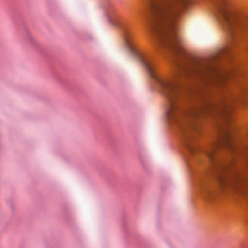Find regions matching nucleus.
<instances>
[{
  "instance_id": "2",
  "label": "nucleus",
  "mask_w": 248,
  "mask_h": 248,
  "mask_svg": "<svg viewBox=\"0 0 248 248\" xmlns=\"http://www.w3.org/2000/svg\"><path fill=\"white\" fill-rule=\"evenodd\" d=\"M219 146H224L232 152H239V148L232 141L231 137L228 134L223 139L204 151L210 161L217 169L219 188L230 187L236 190H240L242 188L248 186V179L236 173L231 175L225 174V172L229 169L231 163H225L215 158L216 151Z\"/></svg>"
},
{
  "instance_id": "3",
  "label": "nucleus",
  "mask_w": 248,
  "mask_h": 248,
  "mask_svg": "<svg viewBox=\"0 0 248 248\" xmlns=\"http://www.w3.org/2000/svg\"><path fill=\"white\" fill-rule=\"evenodd\" d=\"M217 16L230 32L245 31L248 32V17H239L228 8L226 0H218L216 6Z\"/></svg>"
},
{
  "instance_id": "8",
  "label": "nucleus",
  "mask_w": 248,
  "mask_h": 248,
  "mask_svg": "<svg viewBox=\"0 0 248 248\" xmlns=\"http://www.w3.org/2000/svg\"><path fill=\"white\" fill-rule=\"evenodd\" d=\"M225 51H227V48H226V49H225Z\"/></svg>"
},
{
  "instance_id": "5",
  "label": "nucleus",
  "mask_w": 248,
  "mask_h": 248,
  "mask_svg": "<svg viewBox=\"0 0 248 248\" xmlns=\"http://www.w3.org/2000/svg\"><path fill=\"white\" fill-rule=\"evenodd\" d=\"M218 82H219V84L223 85L225 84L226 79L225 78L220 76L219 77Z\"/></svg>"
},
{
  "instance_id": "6",
  "label": "nucleus",
  "mask_w": 248,
  "mask_h": 248,
  "mask_svg": "<svg viewBox=\"0 0 248 248\" xmlns=\"http://www.w3.org/2000/svg\"><path fill=\"white\" fill-rule=\"evenodd\" d=\"M110 22L112 25H113L114 26H117L118 25L117 21H116V19H112V18L110 19Z\"/></svg>"
},
{
  "instance_id": "1",
  "label": "nucleus",
  "mask_w": 248,
  "mask_h": 248,
  "mask_svg": "<svg viewBox=\"0 0 248 248\" xmlns=\"http://www.w3.org/2000/svg\"><path fill=\"white\" fill-rule=\"evenodd\" d=\"M123 32L128 51L143 64L150 76L156 81L161 93L168 99L169 105L167 116L180 125L184 135L185 145H192L188 140L191 136L190 131L195 128L192 121L198 119L200 115L208 112L211 109L227 115V98L223 99L219 105L205 104L202 106L192 105L184 108L179 103L182 94L173 78L163 75L158 72L152 59L139 48L126 27L123 28Z\"/></svg>"
},
{
  "instance_id": "7",
  "label": "nucleus",
  "mask_w": 248,
  "mask_h": 248,
  "mask_svg": "<svg viewBox=\"0 0 248 248\" xmlns=\"http://www.w3.org/2000/svg\"><path fill=\"white\" fill-rule=\"evenodd\" d=\"M30 38L31 39V40L32 41H34V39H33V38L31 36H30Z\"/></svg>"
},
{
  "instance_id": "4",
  "label": "nucleus",
  "mask_w": 248,
  "mask_h": 248,
  "mask_svg": "<svg viewBox=\"0 0 248 248\" xmlns=\"http://www.w3.org/2000/svg\"><path fill=\"white\" fill-rule=\"evenodd\" d=\"M200 193L205 200L209 201L216 194V191L206 186H202L200 187Z\"/></svg>"
}]
</instances>
